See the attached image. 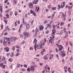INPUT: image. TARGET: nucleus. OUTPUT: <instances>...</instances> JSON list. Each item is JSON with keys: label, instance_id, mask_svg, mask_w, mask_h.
I'll list each match as a JSON object with an SVG mask.
<instances>
[{"label": "nucleus", "instance_id": "1", "mask_svg": "<svg viewBox=\"0 0 73 73\" xmlns=\"http://www.w3.org/2000/svg\"><path fill=\"white\" fill-rule=\"evenodd\" d=\"M55 32H56V31L54 30V29H53L52 30V38L50 37V39L49 40V42L51 43V44L53 43V39L54 38V35H55Z\"/></svg>", "mask_w": 73, "mask_h": 73}, {"label": "nucleus", "instance_id": "2", "mask_svg": "<svg viewBox=\"0 0 73 73\" xmlns=\"http://www.w3.org/2000/svg\"><path fill=\"white\" fill-rule=\"evenodd\" d=\"M56 46L59 48L58 50H59V51H61L63 49V46H61V45H59L58 44H57Z\"/></svg>", "mask_w": 73, "mask_h": 73}, {"label": "nucleus", "instance_id": "3", "mask_svg": "<svg viewBox=\"0 0 73 73\" xmlns=\"http://www.w3.org/2000/svg\"><path fill=\"white\" fill-rule=\"evenodd\" d=\"M9 38L10 40H11L12 41H13V42L15 41V40H17V38L15 37H10Z\"/></svg>", "mask_w": 73, "mask_h": 73}, {"label": "nucleus", "instance_id": "4", "mask_svg": "<svg viewBox=\"0 0 73 73\" xmlns=\"http://www.w3.org/2000/svg\"><path fill=\"white\" fill-rule=\"evenodd\" d=\"M33 42L34 44H35L34 45L35 49L36 50V44L37 42V39L35 38L34 39Z\"/></svg>", "mask_w": 73, "mask_h": 73}, {"label": "nucleus", "instance_id": "5", "mask_svg": "<svg viewBox=\"0 0 73 73\" xmlns=\"http://www.w3.org/2000/svg\"><path fill=\"white\" fill-rule=\"evenodd\" d=\"M24 35L25 37H29V33L27 32L26 31H25L24 33Z\"/></svg>", "mask_w": 73, "mask_h": 73}, {"label": "nucleus", "instance_id": "6", "mask_svg": "<svg viewBox=\"0 0 73 73\" xmlns=\"http://www.w3.org/2000/svg\"><path fill=\"white\" fill-rule=\"evenodd\" d=\"M4 40L3 44L4 45L6 46L7 45V39L6 38H4Z\"/></svg>", "mask_w": 73, "mask_h": 73}, {"label": "nucleus", "instance_id": "7", "mask_svg": "<svg viewBox=\"0 0 73 73\" xmlns=\"http://www.w3.org/2000/svg\"><path fill=\"white\" fill-rule=\"evenodd\" d=\"M42 46V44H37V49H41V46Z\"/></svg>", "mask_w": 73, "mask_h": 73}, {"label": "nucleus", "instance_id": "8", "mask_svg": "<svg viewBox=\"0 0 73 73\" xmlns=\"http://www.w3.org/2000/svg\"><path fill=\"white\" fill-rule=\"evenodd\" d=\"M40 30L42 31L44 29V26L42 25H40L39 27Z\"/></svg>", "mask_w": 73, "mask_h": 73}, {"label": "nucleus", "instance_id": "9", "mask_svg": "<svg viewBox=\"0 0 73 73\" xmlns=\"http://www.w3.org/2000/svg\"><path fill=\"white\" fill-rule=\"evenodd\" d=\"M62 17H64V20H65L66 18V14H64V13H62Z\"/></svg>", "mask_w": 73, "mask_h": 73}, {"label": "nucleus", "instance_id": "10", "mask_svg": "<svg viewBox=\"0 0 73 73\" xmlns=\"http://www.w3.org/2000/svg\"><path fill=\"white\" fill-rule=\"evenodd\" d=\"M49 57V56L48 54H47L46 55L44 56V58L45 59V60H47L48 58V57Z\"/></svg>", "mask_w": 73, "mask_h": 73}, {"label": "nucleus", "instance_id": "11", "mask_svg": "<svg viewBox=\"0 0 73 73\" xmlns=\"http://www.w3.org/2000/svg\"><path fill=\"white\" fill-rule=\"evenodd\" d=\"M29 7L30 8H31L32 9L33 8V4H32V3H30Z\"/></svg>", "mask_w": 73, "mask_h": 73}, {"label": "nucleus", "instance_id": "12", "mask_svg": "<svg viewBox=\"0 0 73 73\" xmlns=\"http://www.w3.org/2000/svg\"><path fill=\"white\" fill-rule=\"evenodd\" d=\"M4 49L7 52H9V49L8 47H5L4 48Z\"/></svg>", "mask_w": 73, "mask_h": 73}, {"label": "nucleus", "instance_id": "13", "mask_svg": "<svg viewBox=\"0 0 73 73\" xmlns=\"http://www.w3.org/2000/svg\"><path fill=\"white\" fill-rule=\"evenodd\" d=\"M30 69L31 70L34 71V70H35V68L33 66H32L31 67H30Z\"/></svg>", "mask_w": 73, "mask_h": 73}, {"label": "nucleus", "instance_id": "14", "mask_svg": "<svg viewBox=\"0 0 73 73\" xmlns=\"http://www.w3.org/2000/svg\"><path fill=\"white\" fill-rule=\"evenodd\" d=\"M0 11L1 13H2L3 12V7L2 6H1L0 7Z\"/></svg>", "mask_w": 73, "mask_h": 73}, {"label": "nucleus", "instance_id": "15", "mask_svg": "<svg viewBox=\"0 0 73 73\" xmlns=\"http://www.w3.org/2000/svg\"><path fill=\"white\" fill-rule=\"evenodd\" d=\"M6 29H7L8 30V31H11V29H10L9 28V27H8V26L6 27Z\"/></svg>", "mask_w": 73, "mask_h": 73}, {"label": "nucleus", "instance_id": "16", "mask_svg": "<svg viewBox=\"0 0 73 73\" xmlns=\"http://www.w3.org/2000/svg\"><path fill=\"white\" fill-rule=\"evenodd\" d=\"M47 28H50V27H51V25H50V24H48L47 25Z\"/></svg>", "mask_w": 73, "mask_h": 73}, {"label": "nucleus", "instance_id": "17", "mask_svg": "<svg viewBox=\"0 0 73 73\" xmlns=\"http://www.w3.org/2000/svg\"><path fill=\"white\" fill-rule=\"evenodd\" d=\"M29 24H28L26 25V28L27 29H28L29 28Z\"/></svg>", "mask_w": 73, "mask_h": 73}, {"label": "nucleus", "instance_id": "18", "mask_svg": "<svg viewBox=\"0 0 73 73\" xmlns=\"http://www.w3.org/2000/svg\"><path fill=\"white\" fill-rule=\"evenodd\" d=\"M68 70L69 73H71L72 72V71L70 70V68H68Z\"/></svg>", "mask_w": 73, "mask_h": 73}, {"label": "nucleus", "instance_id": "19", "mask_svg": "<svg viewBox=\"0 0 73 73\" xmlns=\"http://www.w3.org/2000/svg\"><path fill=\"white\" fill-rule=\"evenodd\" d=\"M53 55H51L49 57V59H50V60H51V59L53 58Z\"/></svg>", "mask_w": 73, "mask_h": 73}, {"label": "nucleus", "instance_id": "20", "mask_svg": "<svg viewBox=\"0 0 73 73\" xmlns=\"http://www.w3.org/2000/svg\"><path fill=\"white\" fill-rule=\"evenodd\" d=\"M36 10L37 12H38V11L39 10V9H40L39 8V7H36Z\"/></svg>", "mask_w": 73, "mask_h": 73}, {"label": "nucleus", "instance_id": "21", "mask_svg": "<svg viewBox=\"0 0 73 73\" xmlns=\"http://www.w3.org/2000/svg\"><path fill=\"white\" fill-rule=\"evenodd\" d=\"M52 10H56V7H52Z\"/></svg>", "mask_w": 73, "mask_h": 73}, {"label": "nucleus", "instance_id": "22", "mask_svg": "<svg viewBox=\"0 0 73 73\" xmlns=\"http://www.w3.org/2000/svg\"><path fill=\"white\" fill-rule=\"evenodd\" d=\"M33 3L34 4H37V2L36 1L34 0L33 1Z\"/></svg>", "mask_w": 73, "mask_h": 73}, {"label": "nucleus", "instance_id": "23", "mask_svg": "<svg viewBox=\"0 0 73 73\" xmlns=\"http://www.w3.org/2000/svg\"><path fill=\"white\" fill-rule=\"evenodd\" d=\"M6 16L7 17V19H9V14H7Z\"/></svg>", "mask_w": 73, "mask_h": 73}, {"label": "nucleus", "instance_id": "24", "mask_svg": "<svg viewBox=\"0 0 73 73\" xmlns=\"http://www.w3.org/2000/svg\"><path fill=\"white\" fill-rule=\"evenodd\" d=\"M17 11H15V16H17Z\"/></svg>", "mask_w": 73, "mask_h": 73}, {"label": "nucleus", "instance_id": "25", "mask_svg": "<svg viewBox=\"0 0 73 73\" xmlns=\"http://www.w3.org/2000/svg\"><path fill=\"white\" fill-rule=\"evenodd\" d=\"M35 31H36L37 33L39 31V30L38 29V28H36L35 29Z\"/></svg>", "mask_w": 73, "mask_h": 73}, {"label": "nucleus", "instance_id": "26", "mask_svg": "<svg viewBox=\"0 0 73 73\" xmlns=\"http://www.w3.org/2000/svg\"><path fill=\"white\" fill-rule=\"evenodd\" d=\"M20 54V53L18 52V53H16V54L15 56H19V54Z\"/></svg>", "mask_w": 73, "mask_h": 73}, {"label": "nucleus", "instance_id": "27", "mask_svg": "<svg viewBox=\"0 0 73 73\" xmlns=\"http://www.w3.org/2000/svg\"><path fill=\"white\" fill-rule=\"evenodd\" d=\"M11 9H9L7 10H6V12H9V11H11Z\"/></svg>", "mask_w": 73, "mask_h": 73}, {"label": "nucleus", "instance_id": "28", "mask_svg": "<svg viewBox=\"0 0 73 73\" xmlns=\"http://www.w3.org/2000/svg\"><path fill=\"white\" fill-rule=\"evenodd\" d=\"M9 61H10V62H12V58H10L9 59Z\"/></svg>", "mask_w": 73, "mask_h": 73}, {"label": "nucleus", "instance_id": "29", "mask_svg": "<svg viewBox=\"0 0 73 73\" xmlns=\"http://www.w3.org/2000/svg\"><path fill=\"white\" fill-rule=\"evenodd\" d=\"M61 52V54H62V56L64 54V51H62V52Z\"/></svg>", "mask_w": 73, "mask_h": 73}, {"label": "nucleus", "instance_id": "30", "mask_svg": "<svg viewBox=\"0 0 73 73\" xmlns=\"http://www.w3.org/2000/svg\"><path fill=\"white\" fill-rule=\"evenodd\" d=\"M27 70L28 72H30V68H29V67H28L27 68Z\"/></svg>", "mask_w": 73, "mask_h": 73}, {"label": "nucleus", "instance_id": "31", "mask_svg": "<svg viewBox=\"0 0 73 73\" xmlns=\"http://www.w3.org/2000/svg\"><path fill=\"white\" fill-rule=\"evenodd\" d=\"M12 49L13 50H15V47L14 46H13Z\"/></svg>", "mask_w": 73, "mask_h": 73}, {"label": "nucleus", "instance_id": "32", "mask_svg": "<svg viewBox=\"0 0 73 73\" xmlns=\"http://www.w3.org/2000/svg\"><path fill=\"white\" fill-rule=\"evenodd\" d=\"M23 66H24V67H25V68H27V65L26 64H24L23 65Z\"/></svg>", "mask_w": 73, "mask_h": 73}, {"label": "nucleus", "instance_id": "33", "mask_svg": "<svg viewBox=\"0 0 73 73\" xmlns=\"http://www.w3.org/2000/svg\"><path fill=\"white\" fill-rule=\"evenodd\" d=\"M2 59L3 61H4L5 60V58L4 56H3Z\"/></svg>", "mask_w": 73, "mask_h": 73}, {"label": "nucleus", "instance_id": "34", "mask_svg": "<svg viewBox=\"0 0 73 73\" xmlns=\"http://www.w3.org/2000/svg\"><path fill=\"white\" fill-rule=\"evenodd\" d=\"M48 65H46L45 66V69H46V68H47V67H48Z\"/></svg>", "mask_w": 73, "mask_h": 73}, {"label": "nucleus", "instance_id": "35", "mask_svg": "<svg viewBox=\"0 0 73 73\" xmlns=\"http://www.w3.org/2000/svg\"><path fill=\"white\" fill-rule=\"evenodd\" d=\"M62 33H63V31L62 30L61 31L60 33V35H61L62 34Z\"/></svg>", "mask_w": 73, "mask_h": 73}, {"label": "nucleus", "instance_id": "36", "mask_svg": "<svg viewBox=\"0 0 73 73\" xmlns=\"http://www.w3.org/2000/svg\"><path fill=\"white\" fill-rule=\"evenodd\" d=\"M14 3L15 4H16V3H17V0H14Z\"/></svg>", "mask_w": 73, "mask_h": 73}, {"label": "nucleus", "instance_id": "37", "mask_svg": "<svg viewBox=\"0 0 73 73\" xmlns=\"http://www.w3.org/2000/svg\"><path fill=\"white\" fill-rule=\"evenodd\" d=\"M30 12V13H31V14L32 13L33 14V11H32V10H31Z\"/></svg>", "mask_w": 73, "mask_h": 73}, {"label": "nucleus", "instance_id": "38", "mask_svg": "<svg viewBox=\"0 0 73 73\" xmlns=\"http://www.w3.org/2000/svg\"><path fill=\"white\" fill-rule=\"evenodd\" d=\"M64 32H65L66 31V29L65 28H64Z\"/></svg>", "mask_w": 73, "mask_h": 73}, {"label": "nucleus", "instance_id": "39", "mask_svg": "<svg viewBox=\"0 0 73 73\" xmlns=\"http://www.w3.org/2000/svg\"><path fill=\"white\" fill-rule=\"evenodd\" d=\"M4 22L5 23H6V24H7V21L5 20L4 21Z\"/></svg>", "mask_w": 73, "mask_h": 73}, {"label": "nucleus", "instance_id": "40", "mask_svg": "<svg viewBox=\"0 0 73 73\" xmlns=\"http://www.w3.org/2000/svg\"><path fill=\"white\" fill-rule=\"evenodd\" d=\"M0 65L1 66V67L3 66V63H1Z\"/></svg>", "mask_w": 73, "mask_h": 73}, {"label": "nucleus", "instance_id": "41", "mask_svg": "<svg viewBox=\"0 0 73 73\" xmlns=\"http://www.w3.org/2000/svg\"><path fill=\"white\" fill-rule=\"evenodd\" d=\"M8 2V0H6L4 1V3H6Z\"/></svg>", "mask_w": 73, "mask_h": 73}, {"label": "nucleus", "instance_id": "42", "mask_svg": "<svg viewBox=\"0 0 73 73\" xmlns=\"http://www.w3.org/2000/svg\"><path fill=\"white\" fill-rule=\"evenodd\" d=\"M16 47L17 48H20V47L19 46H16Z\"/></svg>", "mask_w": 73, "mask_h": 73}, {"label": "nucleus", "instance_id": "43", "mask_svg": "<svg viewBox=\"0 0 73 73\" xmlns=\"http://www.w3.org/2000/svg\"><path fill=\"white\" fill-rule=\"evenodd\" d=\"M21 70H22V71H23V72H24V71H25V69H21Z\"/></svg>", "mask_w": 73, "mask_h": 73}, {"label": "nucleus", "instance_id": "44", "mask_svg": "<svg viewBox=\"0 0 73 73\" xmlns=\"http://www.w3.org/2000/svg\"><path fill=\"white\" fill-rule=\"evenodd\" d=\"M1 28H2V29H3V25H1Z\"/></svg>", "mask_w": 73, "mask_h": 73}, {"label": "nucleus", "instance_id": "45", "mask_svg": "<svg viewBox=\"0 0 73 73\" xmlns=\"http://www.w3.org/2000/svg\"><path fill=\"white\" fill-rule=\"evenodd\" d=\"M25 22V21H24V19H23V24H24V23Z\"/></svg>", "mask_w": 73, "mask_h": 73}, {"label": "nucleus", "instance_id": "46", "mask_svg": "<svg viewBox=\"0 0 73 73\" xmlns=\"http://www.w3.org/2000/svg\"><path fill=\"white\" fill-rule=\"evenodd\" d=\"M22 25H23V24H21V25L20 26V27L19 28H21V27H22L23 26H22Z\"/></svg>", "mask_w": 73, "mask_h": 73}, {"label": "nucleus", "instance_id": "47", "mask_svg": "<svg viewBox=\"0 0 73 73\" xmlns=\"http://www.w3.org/2000/svg\"><path fill=\"white\" fill-rule=\"evenodd\" d=\"M18 67H20V64H19L17 65Z\"/></svg>", "mask_w": 73, "mask_h": 73}, {"label": "nucleus", "instance_id": "48", "mask_svg": "<svg viewBox=\"0 0 73 73\" xmlns=\"http://www.w3.org/2000/svg\"><path fill=\"white\" fill-rule=\"evenodd\" d=\"M68 42H66V46H68Z\"/></svg>", "mask_w": 73, "mask_h": 73}, {"label": "nucleus", "instance_id": "49", "mask_svg": "<svg viewBox=\"0 0 73 73\" xmlns=\"http://www.w3.org/2000/svg\"><path fill=\"white\" fill-rule=\"evenodd\" d=\"M33 15H34V16H36V14L35 13H33Z\"/></svg>", "mask_w": 73, "mask_h": 73}, {"label": "nucleus", "instance_id": "50", "mask_svg": "<svg viewBox=\"0 0 73 73\" xmlns=\"http://www.w3.org/2000/svg\"><path fill=\"white\" fill-rule=\"evenodd\" d=\"M13 53H12L11 54V57H12V56H13Z\"/></svg>", "mask_w": 73, "mask_h": 73}, {"label": "nucleus", "instance_id": "51", "mask_svg": "<svg viewBox=\"0 0 73 73\" xmlns=\"http://www.w3.org/2000/svg\"><path fill=\"white\" fill-rule=\"evenodd\" d=\"M48 32H49V31H48V30H47L46 32V34H48Z\"/></svg>", "mask_w": 73, "mask_h": 73}, {"label": "nucleus", "instance_id": "52", "mask_svg": "<svg viewBox=\"0 0 73 73\" xmlns=\"http://www.w3.org/2000/svg\"><path fill=\"white\" fill-rule=\"evenodd\" d=\"M7 42H8V44H10V43H11V41H10V40H8Z\"/></svg>", "mask_w": 73, "mask_h": 73}, {"label": "nucleus", "instance_id": "53", "mask_svg": "<svg viewBox=\"0 0 73 73\" xmlns=\"http://www.w3.org/2000/svg\"><path fill=\"white\" fill-rule=\"evenodd\" d=\"M3 68L4 69V68H5V65H4L3 66Z\"/></svg>", "mask_w": 73, "mask_h": 73}, {"label": "nucleus", "instance_id": "54", "mask_svg": "<svg viewBox=\"0 0 73 73\" xmlns=\"http://www.w3.org/2000/svg\"><path fill=\"white\" fill-rule=\"evenodd\" d=\"M3 63L4 64H6L7 63V61H5L3 62Z\"/></svg>", "mask_w": 73, "mask_h": 73}, {"label": "nucleus", "instance_id": "55", "mask_svg": "<svg viewBox=\"0 0 73 73\" xmlns=\"http://www.w3.org/2000/svg\"><path fill=\"white\" fill-rule=\"evenodd\" d=\"M64 5L61 6V8H64Z\"/></svg>", "mask_w": 73, "mask_h": 73}, {"label": "nucleus", "instance_id": "56", "mask_svg": "<svg viewBox=\"0 0 73 73\" xmlns=\"http://www.w3.org/2000/svg\"><path fill=\"white\" fill-rule=\"evenodd\" d=\"M64 22H61L60 23V25H63V24H64Z\"/></svg>", "mask_w": 73, "mask_h": 73}, {"label": "nucleus", "instance_id": "57", "mask_svg": "<svg viewBox=\"0 0 73 73\" xmlns=\"http://www.w3.org/2000/svg\"><path fill=\"white\" fill-rule=\"evenodd\" d=\"M23 35L21 34L20 35V37H23Z\"/></svg>", "mask_w": 73, "mask_h": 73}, {"label": "nucleus", "instance_id": "58", "mask_svg": "<svg viewBox=\"0 0 73 73\" xmlns=\"http://www.w3.org/2000/svg\"><path fill=\"white\" fill-rule=\"evenodd\" d=\"M8 35V33H4V35Z\"/></svg>", "mask_w": 73, "mask_h": 73}, {"label": "nucleus", "instance_id": "59", "mask_svg": "<svg viewBox=\"0 0 73 73\" xmlns=\"http://www.w3.org/2000/svg\"><path fill=\"white\" fill-rule=\"evenodd\" d=\"M56 57H57V58H58V55L56 54Z\"/></svg>", "mask_w": 73, "mask_h": 73}, {"label": "nucleus", "instance_id": "60", "mask_svg": "<svg viewBox=\"0 0 73 73\" xmlns=\"http://www.w3.org/2000/svg\"><path fill=\"white\" fill-rule=\"evenodd\" d=\"M44 41L45 42H46V38H44Z\"/></svg>", "mask_w": 73, "mask_h": 73}, {"label": "nucleus", "instance_id": "61", "mask_svg": "<svg viewBox=\"0 0 73 73\" xmlns=\"http://www.w3.org/2000/svg\"><path fill=\"white\" fill-rule=\"evenodd\" d=\"M55 50H56V51L57 52H58V49H57V48H56Z\"/></svg>", "mask_w": 73, "mask_h": 73}, {"label": "nucleus", "instance_id": "62", "mask_svg": "<svg viewBox=\"0 0 73 73\" xmlns=\"http://www.w3.org/2000/svg\"><path fill=\"white\" fill-rule=\"evenodd\" d=\"M43 64L42 63H39V65H40L41 66H42Z\"/></svg>", "mask_w": 73, "mask_h": 73}, {"label": "nucleus", "instance_id": "63", "mask_svg": "<svg viewBox=\"0 0 73 73\" xmlns=\"http://www.w3.org/2000/svg\"><path fill=\"white\" fill-rule=\"evenodd\" d=\"M61 5H58V7H60V8H61Z\"/></svg>", "mask_w": 73, "mask_h": 73}, {"label": "nucleus", "instance_id": "64", "mask_svg": "<svg viewBox=\"0 0 73 73\" xmlns=\"http://www.w3.org/2000/svg\"><path fill=\"white\" fill-rule=\"evenodd\" d=\"M68 9H70V8H71V7H70V6H68Z\"/></svg>", "mask_w": 73, "mask_h": 73}]
</instances>
